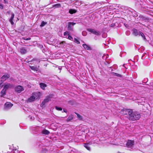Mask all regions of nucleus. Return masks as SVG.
<instances>
[{"mask_svg": "<svg viewBox=\"0 0 153 153\" xmlns=\"http://www.w3.org/2000/svg\"><path fill=\"white\" fill-rule=\"evenodd\" d=\"M115 74H116V75L117 76H120V75L119 74L117 73H115Z\"/></svg>", "mask_w": 153, "mask_h": 153, "instance_id": "obj_37", "label": "nucleus"}, {"mask_svg": "<svg viewBox=\"0 0 153 153\" xmlns=\"http://www.w3.org/2000/svg\"><path fill=\"white\" fill-rule=\"evenodd\" d=\"M73 118V116L72 115H71L68 117V118L67 119V121L68 122L72 120Z\"/></svg>", "mask_w": 153, "mask_h": 153, "instance_id": "obj_22", "label": "nucleus"}, {"mask_svg": "<svg viewBox=\"0 0 153 153\" xmlns=\"http://www.w3.org/2000/svg\"><path fill=\"white\" fill-rule=\"evenodd\" d=\"M76 24V23L74 22H68L67 27L68 30L73 31V29L72 27V26H74Z\"/></svg>", "mask_w": 153, "mask_h": 153, "instance_id": "obj_3", "label": "nucleus"}, {"mask_svg": "<svg viewBox=\"0 0 153 153\" xmlns=\"http://www.w3.org/2000/svg\"><path fill=\"white\" fill-rule=\"evenodd\" d=\"M4 1L5 3H7V0H4Z\"/></svg>", "mask_w": 153, "mask_h": 153, "instance_id": "obj_36", "label": "nucleus"}, {"mask_svg": "<svg viewBox=\"0 0 153 153\" xmlns=\"http://www.w3.org/2000/svg\"><path fill=\"white\" fill-rule=\"evenodd\" d=\"M139 35L141 36L145 40L146 39L144 34L141 31L140 32Z\"/></svg>", "mask_w": 153, "mask_h": 153, "instance_id": "obj_25", "label": "nucleus"}, {"mask_svg": "<svg viewBox=\"0 0 153 153\" xmlns=\"http://www.w3.org/2000/svg\"><path fill=\"white\" fill-rule=\"evenodd\" d=\"M84 146L88 150L90 151L91 150L90 147L89 145L88 144L85 143L84 144Z\"/></svg>", "mask_w": 153, "mask_h": 153, "instance_id": "obj_18", "label": "nucleus"}, {"mask_svg": "<svg viewBox=\"0 0 153 153\" xmlns=\"http://www.w3.org/2000/svg\"><path fill=\"white\" fill-rule=\"evenodd\" d=\"M127 35H129V34H127Z\"/></svg>", "mask_w": 153, "mask_h": 153, "instance_id": "obj_46", "label": "nucleus"}, {"mask_svg": "<svg viewBox=\"0 0 153 153\" xmlns=\"http://www.w3.org/2000/svg\"><path fill=\"white\" fill-rule=\"evenodd\" d=\"M75 4H78V3H79V2H76L75 3Z\"/></svg>", "mask_w": 153, "mask_h": 153, "instance_id": "obj_39", "label": "nucleus"}, {"mask_svg": "<svg viewBox=\"0 0 153 153\" xmlns=\"http://www.w3.org/2000/svg\"><path fill=\"white\" fill-rule=\"evenodd\" d=\"M6 90H5V89H4V88L2 91H1V96L2 97L3 96L6 94Z\"/></svg>", "mask_w": 153, "mask_h": 153, "instance_id": "obj_20", "label": "nucleus"}, {"mask_svg": "<svg viewBox=\"0 0 153 153\" xmlns=\"http://www.w3.org/2000/svg\"><path fill=\"white\" fill-rule=\"evenodd\" d=\"M30 38H28L27 39L24 38V39L25 40H29L30 39Z\"/></svg>", "mask_w": 153, "mask_h": 153, "instance_id": "obj_34", "label": "nucleus"}, {"mask_svg": "<svg viewBox=\"0 0 153 153\" xmlns=\"http://www.w3.org/2000/svg\"><path fill=\"white\" fill-rule=\"evenodd\" d=\"M50 132L46 129H44L42 131V133L44 134L48 135L50 133Z\"/></svg>", "mask_w": 153, "mask_h": 153, "instance_id": "obj_15", "label": "nucleus"}, {"mask_svg": "<svg viewBox=\"0 0 153 153\" xmlns=\"http://www.w3.org/2000/svg\"><path fill=\"white\" fill-rule=\"evenodd\" d=\"M69 35V33L68 31H66L64 32V35L65 36L67 35Z\"/></svg>", "mask_w": 153, "mask_h": 153, "instance_id": "obj_30", "label": "nucleus"}, {"mask_svg": "<svg viewBox=\"0 0 153 153\" xmlns=\"http://www.w3.org/2000/svg\"><path fill=\"white\" fill-rule=\"evenodd\" d=\"M61 7V4L59 3H58V4H55L53 6V7H54L55 8H59V7Z\"/></svg>", "mask_w": 153, "mask_h": 153, "instance_id": "obj_23", "label": "nucleus"}, {"mask_svg": "<svg viewBox=\"0 0 153 153\" xmlns=\"http://www.w3.org/2000/svg\"><path fill=\"white\" fill-rule=\"evenodd\" d=\"M47 24V22L42 21L40 25V27H42L44 26Z\"/></svg>", "mask_w": 153, "mask_h": 153, "instance_id": "obj_27", "label": "nucleus"}, {"mask_svg": "<svg viewBox=\"0 0 153 153\" xmlns=\"http://www.w3.org/2000/svg\"><path fill=\"white\" fill-rule=\"evenodd\" d=\"M0 9H3V6L2 5L0 4Z\"/></svg>", "mask_w": 153, "mask_h": 153, "instance_id": "obj_33", "label": "nucleus"}, {"mask_svg": "<svg viewBox=\"0 0 153 153\" xmlns=\"http://www.w3.org/2000/svg\"><path fill=\"white\" fill-rule=\"evenodd\" d=\"M50 100H51L50 98H46L45 99L44 101L42 102L41 105H43L45 104L46 103L50 101Z\"/></svg>", "mask_w": 153, "mask_h": 153, "instance_id": "obj_13", "label": "nucleus"}, {"mask_svg": "<svg viewBox=\"0 0 153 153\" xmlns=\"http://www.w3.org/2000/svg\"><path fill=\"white\" fill-rule=\"evenodd\" d=\"M56 109L58 111H62V108L61 107H58L57 106L55 107Z\"/></svg>", "mask_w": 153, "mask_h": 153, "instance_id": "obj_29", "label": "nucleus"}, {"mask_svg": "<svg viewBox=\"0 0 153 153\" xmlns=\"http://www.w3.org/2000/svg\"><path fill=\"white\" fill-rule=\"evenodd\" d=\"M72 3V1L71 0H66L65 1V3L68 5H70Z\"/></svg>", "mask_w": 153, "mask_h": 153, "instance_id": "obj_24", "label": "nucleus"}, {"mask_svg": "<svg viewBox=\"0 0 153 153\" xmlns=\"http://www.w3.org/2000/svg\"><path fill=\"white\" fill-rule=\"evenodd\" d=\"M32 94L36 97V99L39 98L41 95V93L39 92L33 93Z\"/></svg>", "mask_w": 153, "mask_h": 153, "instance_id": "obj_9", "label": "nucleus"}, {"mask_svg": "<svg viewBox=\"0 0 153 153\" xmlns=\"http://www.w3.org/2000/svg\"><path fill=\"white\" fill-rule=\"evenodd\" d=\"M45 149H43V150H45Z\"/></svg>", "mask_w": 153, "mask_h": 153, "instance_id": "obj_45", "label": "nucleus"}, {"mask_svg": "<svg viewBox=\"0 0 153 153\" xmlns=\"http://www.w3.org/2000/svg\"><path fill=\"white\" fill-rule=\"evenodd\" d=\"M134 142L133 140H129L126 143V146L128 147H130L134 145Z\"/></svg>", "mask_w": 153, "mask_h": 153, "instance_id": "obj_7", "label": "nucleus"}, {"mask_svg": "<svg viewBox=\"0 0 153 153\" xmlns=\"http://www.w3.org/2000/svg\"><path fill=\"white\" fill-rule=\"evenodd\" d=\"M39 85L41 88L43 90L45 89V88L47 86L46 85L43 83H41Z\"/></svg>", "mask_w": 153, "mask_h": 153, "instance_id": "obj_17", "label": "nucleus"}, {"mask_svg": "<svg viewBox=\"0 0 153 153\" xmlns=\"http://www.w3.org/2000/svg\"><path fill=\"white\" fill-rule=\"evenodd\" d=\"M76 12V10L75 9H70L69 10V13L71 14L75 13Z\"/></svg>", "mask_w": 153, "mask_h": 153, "instance_id": "obj_21", "label": "nucleus"}, {"mask_svg": "<svg viewBox=\"0 0 153 153\" xmlns=\"http://www.w3.org/2000/svg\"><path fill=\"white\" fill-rule=\"evenodd\" d=\"M4 81H2V80L1 79L0 80V85L1 84L4 82Z\"/></svg>", "mask_w": 153, "mask_h": 153, "instance_id": "obj_35", "label": "nucleus"}, {"mask_svg": "<svg viewBox=\"0 0 153 153\" xmlns=\"http://www.w3.org/2000/svg\"><path fill=\"white\" fill-rule=\"evenodd\" d=\"M20 52L22 54H25L27 52V50L26 49L22 47L20 49Z\"/></svg>", "mask_w": 153, "mask_h": 153, "instance_id": "obj_14", "label": "nucleus"}, {"mask_svg": "<svg viewBox=\"0 0 153 153\" xmlns=\"http://www.w3.org/2000/svg\"><path fill=\"white\" fill-rule=\"evenodd\" d=\"M13 87V85L12 84L8 83H6L4 84L3 88L7 90L9 88H12Z\"/></svg>", "mask_w": 153, "mask_h": 153, "instance_id": "obj_6", "label": "nucleus"}, {"mask_svg": "<svg viewBox=\"0 0 153 153\" xmlns=\"http://www.w3.org/2000/svg\"><path fill=\"white\" fill-rule=\"evenodd\" d=\"M87 30L96 35H98L100 34V33L99 31H97L93 29L88 28L87 29Z\"/></svg>", "mask_w": 153, "mask_h": 153, "instance_id": "obj_4", "label": "nucleus"}, {"mask_svg": "<svg viewBox=\"0 0 153 153\" xmlns=\"http://www.w3.org/2000/svg\"><path fill=\"white\" fill-rule=\"evenodd\" d=\"M79 4H80V3H79ZM78 5H79V3H78Z\"/></svg>", "mask_w": 153, "mask_h": 153, "instance_id": "obj_44", "label": "nucleus"}, {"mask_svg": "<svg viewBox=\"0 0 153 153\" xmlns=\"http://www.w3.org/2000/svg\"><path fill=\"white\" fill-rule=\"evenodd\" d=\"M77 115V117L78 118V119L79 120H82V116H81L79 114H78L76 113Z\"/></svg>", "mask_w": 153, "mask_h": 153, "instance_id": "obj_26", "label": "nucleus"}, {"mask_svg": "<svg viewBox=\"0 0 153 153\" xmlns=\"http://www.w3.org/2000/svg\"><path fill=\"white\" fill-rule=\"evenodd\" d=\"M36 99V97L33 94L27 100V102H32L34 101Z\"/></svg>", "mask_w": 153, "mask_h": 153, "instance_id": "obj_8", "label": "nucleus"}, {"mask_svg": "<svg viewBox=\"0 0 153 153\" xmlns=\"http://www.w3.org/2000/svg\"><path fill=\"white\" fill-rule=\"evenodd\" d=\"M11 16L9 19V22L11 23L12 25H13L14 24V22L13 21V20L14 17V14L13 13H12Z\"/></svg>", "mask_w": 153, "mask_h": 153, "instance_id": "obj_12", "label": "nucleus"}, {"mask_svg": "<svg viewBox=\"0 0 153 153\" xmlns=\"http://www.w3.org/2000/svg\"><path fill=\"white\" fill-rule=\"evenodd\" d=\"M15 90L16 92L19 93L24 90V88L23 87L18 85L15 88Z\"/></svg>", "mask_w": 153, "mask_h": 153, "instance_id": "obj_2", "label": "nucleus"}, {"mask_svg": "<svg viewBox=\"0 0 153 153\" xmlns=\"http://www.w3.org/2000/svg\"><path fill=\"white\" fill-rule=\"evenodd\" d=\"M70 153H75V152H74V151H71V152Z\"/></svg>", "mask_w": 153, "mask_h": 153, "instance_id": "obj_38", "label": "nucleus"}, {"mask_svg": "<svg viewBox=\"0 0 153 153\" xmlns=\"http://www.w3.org/2000/svg\"><path fill=\"white\" fill-rule=\"evenodd\" d=\"M30 69L34 71H37L38 70V68L37 67L33 66H30Z\"/></svg>", "mask_w": 153, "mask_h": 153, "instance_id": "obj_19", "label": "nucleus"}, {"mask_svg": "<svg viewBox=\"0 0 153 153\" xmlns=\"http://www.w3.org/2000/svg\"><path fill=\"white\" fill-rule=\"evenodd\" d=\"M133 33L135 36L139 35L140 32V31L138 30L137 29L134 28L133 30Z\"/></svg>", "mask_w": 153, "mask_h": 153, "instance_id": "obj_10", "label": "nucleus"}, {"mask_svg": "<svg viewBox=\"0 0 153 153\" xmlns=\"http://www.w3.org/2000/svg\"><path fill=\"white\" fill-rule=\"evenodd\" d=\"M7 153H10L9 152H7Z\"/></svg>", "mask_w": 153, "mask_h": 153, "instance_id": "obj_43", "label": "nucleus"}, {"mask_svg": "<svg viewBox=\"0 0 153 153\" xmlns=\"http://www.w3.org/2000/svg\"><path fill=\"white\" fill-rule=\"evenodd\" d=\"M74 42L78 44L80 43V42L76 38H74Z\"/></svg>", "mask_w": 153, "mask_h": 153, "instance_id": "obj_28", "label": "nucleus"}, {"mask_svg": "<svg viewBox=\"0 0 153 153\" xmlns=\"http://www.w3.org/2000/svg\"><path fill=\"white\" fill-rule=\"evenodd\" d=\"M82 46L84 47V48L85 49H87L88 50H90L91 49V48L90 47V46L86 44H83Z\"/></svg>", "mask_w": 153, "mask_h": 153, "instance_id": "obj_16", "label": "nucleus"}, {"mask_svg": "<svg viewBox=\"0 0 153 153\" xmlns=\"http://www.w3.org/2000/svg\"><path fill=\"white\" fill-rule=\"evenodd\" d=\"M68 37H67V39L70 40H72L73 39V38L71 37V36H70L69 35L68 36Z\"/></svg>", "mask_w": 153, "mask_h": 153, "instance_id": "obj_32", "label": "nucleus"}, {"mask_svg": "<svg viewBox=\"0 0 153 153\" xmlns=\"http://www.w3.org/2000/svg\"><path fill=\"white\" fill-rule=\"evenodd\" d=\"M10 77L9 74H5L1 78V79L2 80V81H4L8 79Z\"/></svg>", "mask_w": 153, "mask_h": 153, "instance_id": "obj_11", "label": "nucleus"}, {"mask_svg": "<svg viewBox=\"0 0 153 153\" xmlns=\"http://www.w3.org/2000/svg\"><path fill=\"white\" fill-rule=\"evenodd\" d=\"M82 35L84 36H86L87 35V32L86 31H83L82 32Z\"/></svg>", "mask_w": 153, "mask_h": 153, "instance_id": "obj_31", "label": "nucleus"}, {"mask_svg": "<svg viewBox=\"0 0 153 153\" xmlns=\"http://www.w3.org/2000/svg\"><path fill=\"white\" fill-rule=\"evenodd\" d=\"M121 113L124 114H128V117L130 120L134 121L139 120L140 115L137 112H133L132 110H124L121 111Z\"/></svg>", "mask_w": 153, "mask_h": 153, "instance_id": "obj_1", "label": "nucleus"}, {"mask_svg": "<svg viewBox=\"0 0 153 153\" xmlns=\"http://www.w3.org/2000/svg\"><path fill=\"white\" fill-rule=\"evenodd\" d=\"M19 153H25L23 151H21Z\"/></svg>", "mask_w": 153, "mask_h": 153, "instance_id": "obj_41", "label": "nucleus"}, {"mask_svg": "<svg viewBox=\"0 0 153 153\" xmlns=\"http://www.w3.org/2000/svg\"><path fill=\"white\" fill-rule=\"evenodd\" d=\"M64 111L65 112H67V110H65L64 109Z\"/></svg>", "mask_w": 153, "mask_h": 153, "instance_id": "obj_40", "label": "nucleus"}, {"mask_svg": "<svg viewBox=\"0 0 153 153\" xmlns=\"http://www.w3.org/2000/svg\"><path fill=\"white\" fill-rule=\"evenodd\" d=\"M13 106V104L10 102H7L4 105V108L5 110L10 108Z\"/></svg>", "mask_w": 153, "mask_h": 153, "instance_id": "obj_5", "label": "nucleus"}, {"mask_svg": "<svg viewBox=\"0 0 153 153\" xmlns=\"http://www.w3.org/2000/svg\"><path fill=\"white\" fill-rule=\"evenodd\" d=\"M117 153H122V152H118Z\"/></svg>", "mask_w": 153, "mask_h": 153, "instance_id": "obj_42", "label": "nucleus"}]
</instances>
